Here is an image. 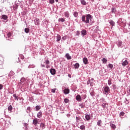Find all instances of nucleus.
I'll return each mask as SVG.
<instances>
[{
  "mask_svg": "<svg viewBox=\"0 0 130 130\" xmlns=\"http://www.w3.org/2000/svg\"><path fill=\"white\" fill-rule=\"evenodd\" d=\"M27 110H31V108L30 107H28L27 108Z\"/></svg>",
  "mask_w": 130,
  "mask_h": 130,
  "instance_id": "61",
  "label": "nucleus"
},
{
  "mask_svg": "<svg viewBox=\"0 0 130 130\" xmlns=\"http://www.w3.org/2000/svg\"><path fill=\"white\" fill-rule=\"evenodd\" d=\"M64 21H66V19H64V18H61L58 19V22H61L62 23L64 22Z\"/></svg>",
  "mask_w": 130,
  "mask_h": 130,
  "instance_id": "32",
  "label": "nucleus"
},
{
  "mask_svg": "<svg viewBox=\"0 0 130 130\" xmlns=\"http://www.w3.org/2000/svg\"><path fill=\"white\" fill-rule=\"evenodd\" d=\"M76 36H80V31L77 30L76 31Z\"/></svg>",
  "mask_w": 130,
  "mask_h": 130,
  "instance_id": "51",
  "label": "nucleus"
},
{
  "mask_svg": "<svg viewBox=\"0 0 130 130\" xmlns=\"http://www.w3.org/2000/svg\"><path fill=\"white\" fill-rule=\"evenodd\" d=\"M35 67V65H34V64H30L29 66H28V69H33Z\"/></svg>",
  "mask_w": 130,
  "mask_h": 130,
  "instance_id": "36",
  "label": "nucleus"
},
{
  "mask_svg": "<svg viewBox=\"0 0 130 130\" xmlns=\"http://www.w3.org/2000/svg\"><path fill=\"white\" fill-rule=\"evenodd\" d=\"M106 104H107V105H108V104H107V103H103L102 105V108H105V107H106Z\"/></svg>",
  "mask_w": 130,
  "mask_h": 130,
  "instance_id": "40",
  "label": "nucleus"
},
{
  "mask_svg": "<svg viewBox=\"0 0 130 130\" xmlns=\"http://www.w3.org/2000/svg\"><path fill=\"white\" fill-rule=\"evenodd\" d=\"M73 15L75 18H77L78 16H79V13L77 11H75L73 12Z\"/></svg>",
  "mask_w": 130,
  "mask_h": 130,
  "instance_id": "21",
  "label": "nucleus"
},
{
  "mask_svg": "<svg viewBox=\"0 0 130 130\" xmlns=\"http://www.w3.org/2000/svg\"><path fill=\"white\" fill-rule=\"evenodd\" d=\"M85 119H86V120H90V119H91V116H90V115L89 114H85Z\"/></svg>",
  "mask_w": 130,
  "mask_h": 130,
  "instance_id": "16",
  "label": "nucleus"
},
{
  "mask_svg": "<svg viewBox=\"0 0 130 130\" xmlns=\"http://www.w3.org/2000/svg\"><path fill=\"white\" fill-rule=\"evenodd\" d=\"M82 22L85 23V24H89L90 22H92V15L91 14H87L86 15H83L81 17Z\"/></svg>",
  "mask_w": 130,
  "mask_h": 130,
  "instance_id": "1",
  "label": "nucleus"
},
{
  "mask_svg": "<svg viewBox=\"0 0 130 130\" xmlns=\"http://www.w3.org/2000/svg\"><path fill=\"white\" fill-rule=\"evenodd\" d=\"M102 61L103 63H106V62H107V59H106V58H103L102 59Z\"/></svg>",
  "mask_w": 130,
  "mask_h": 130,
  "instance_id": "34",
  "label": "nucleus"
},
{
  "mask_svg": "<svg viewBox=\"0 0 130 130\" xmlns=\"http://www.w3.org/2000/svg\"><path fill=\"white\" fill-rule=\"evenodd\" d=\"M108 67L111 70H112L113 69V64H109Z\"/></svg>",
  "mask_w": 130,
  "mask_h": 130,
  "instance_id": "42",
  "label": "nucleus"
},
{
  "mask_svg": "<svg viewBox=\"0 0 130 130\" xmlns=\"http://www.w3.org/2000/svg\"><path fill=\"white\" fill-rule=\"evenodd\" d=\"M76 99L79 102H81V101H82V97L80 94H78L77 95H76Z\"/></svg>",
  "mask_w": 130,
  "mask_h": 130,
  "instance_id": "6",
  "label": "nucleus"
},
{
  "mask_svg": "<svg viewBox=\"0 0 130 130\" xmlns=\"http://www.w3.org/2000/svg\"><path fill=\"white\" fill-rule=\"evenodd\" d=\"M18 61H17V62H20V61H21L20 60V57H18Z\"/></svg>",
  "mask_w": 130,
  "mask_h": 130,
  "instance_id": "62",
  "label": "nucleus"
},
{
  "mask_svg": "<svg viewBox=\"0 0 130 130\" xmlns=\"http://www.w3.org/2000/svg\"><path fill=\"white\" fill-rule=\"evenodd\" d=\"M24 32L25 33H26L27 34H28V33H29V32H30V29H29V28H25L24 29Z\"/></svg>",
  "mask_w": 130,
  "mask_h": 130,
  "instance_id": "28",
  "label": "nucleus"
},
{
  "mask_svg": "<svg viewBox=\"0 0 130 130\" xmlns=\"http://www.w3.org/2000/svg\"><path fill=\"white\" fill-rule=\"evenodd\" d=\"M6 121L5 120H3V121H1L0 120V126L2 127V126H4V123H5Z\"/></svg>",
  "mask_w": 130,
  "mask_h": 130,
  "instance_id": "31",
  "label": "nucleus"
},
{
  "mask_svg": "<svg viewBox=\"0 0 130 130\" xmlns=\"http://www.w3.org/2000/svg\"><path fill=\"white\" fill-rule=\"evenodd\" d=\"M3 88H4L3 84H0V90H2Z\"/></svg>",
  "mask_w": 130,
  "mask_h": 130,
  "instance_id": "55",
  "label": "nucleus"
},
{
  "mask_svg": "<svg viewBox=\"0 0 130 130\" xmlns=\"http://www.w3.org/2000/svg\"><path fill=\"white\" fill-rule=\"evenodd\" d=\"M63 93L66 95H67V94H70V89L69 88H65L63 90Z\"/></svg>",
  "mask_w": 130,
  "mask_h": 130,
  "instance_id": "12",
  "label": "nucleus"
},
{
  "mask_svg": "<svg viewBox=\"0 0 130 130\" xmlns=\"http://www.w3.org/2000/svg\"><path fill=\"white\" fill-rule=\"evenodd\" d=\"M86 98H87V95H86V94H82V99H86Z\"/></svg>",
  "mask_w": 130,
  "mask_h": 130,
  "instance_id": "44",
  "label": "nucleus"
},
{
  "mask_svg": "<svg viewBox=\"0 0 130 130\" xmlns=\"http://www.w3.org/2000/svg\"><path fill=\"white\" fill-rule=\"evenodd\" d=\"M83 60L84 64H88V58L84 57L83 58Z\"/></svg>",
  "mask_w": 130,
  "mask_h": 130,
  "instance_id": "15",
  "label": "nucleus"
},
{
  "mask_svg": "<svg viewBox=\"0 0 130 130\" xmlns=\"http://www.w3.org/2000/svg\"><path fill=\"white\" fill-rule=\"evenodd\" d=\"M69 100L68 99L66 98L64 99V102L65 103H69Z\"/></svg>",
  "mask_w": 130,
  "mask_h": 130,
  "instance_id": "46",
  "label": "nucleus"
},
{
  "mask_svg": "<svg viewBox=\"0 0 130 130\" xmlns=\"http://www.w3.org/2000/svg\"><path fill=\"white\" fill-rule=\"evenodd\" d=\"M102 122V121H101V120H99L97 122V125H98V126H101Z\"/></svg>",
  "mask_w": 130,
  "mask_h": 130,
  "instance_id": "30",
  "label": "nucleus"
},
{
  "mask_svg": "<svg viewBox=\"0 0 130 130\" xmlns=\"http://www.w3.org/2000/svg\"><path fill=\"white\" fill-rule=\"evenodd\" d=\"M56 90V88H53L51 89V92H52V93H55Z\"/></svg>",
  "mask_w": 130,
  "mask_h": 130,
  "instance_id": "49",
  "label": "nucleus"
},
{
  "mask_svg": "<svg viewBox=\"0 0 130 130\" xmlns=\"http://www.w3.org/2000/svg\"><path fill=\"white\" fill-rule=\"evenodd\" d=\"M108 85H109V86H110V85H111L112 83H111V79H109L108 81Z\"/></svg>",
  "mask_w": 130,
  "mask_h": 130,
  "instance_id": "48",
  "label": "nucleus"
},
{
  "mask_svg": "<svg viewBox=\"0 0 130 130\" xmlns=\"http://www.w3.org/2000/svg\"><path fill=\"white\" fill-rule=\"evenodd\" d=\"M64 16L66 18H70V13H69V11H66L64 13Z\"/></svg>",
  "mask_w": 130,
  "mask_h": 130,
  "instance_id": "13",
  "label": "nucleus"
},
{
  "mask_svg": "<svg viewBox=\"0 0 130 130\" xmlns=\"http://www.w3.org/2000/svg\"><path fill=\"white\" fill-rule=\"evenodd\" d=\"M103 93L104 95H108V94L110 93V88L108 86H105L103 88Z\"/></svg>",
  "mask_w": 130,
  "mask_h": 130,
  "instance_id": "2",
  "label": "nucleus"
},
{
  "mask_svg": "<svg viewBox=\"0 0 130 130\" xmlns=\"http://www.w3.org/2000/svg\"><path fill=\"white\" fill-rule=\"evenodd\" d=\"M13 97H14L15 100H17V101H19V98L18 97V96H17L16 93L13 94Z\"/></svg>",
  "mask_w": 130,
  "mask_h": 130,
  "instance_id": "27",
  "label": "nucleus"
},
{
  "mask_svg": "<svg viewBox=\"0 0 130 130\" xmlns=\"http://www.w3.org/2000/svg\"><path fill=\"white\" fill-rule=\"evenodd\" d=\"M29 101L32 102V101H33V98L32 97L29 98Z\"/></svg>",
  "mask_w": 130,
  "mask_h": 130,
  "instance_id": "53",
  "label": "nucleus"
},
{
  "mask_svg": "<svg viewBox=\"0 0 130 130\" xmlns=\"http://www.w3.org/2000/svg\"><path fill=\"white\" fill-rule=\"evenodd\" d=\"M128 64V61L127 60H124V59H123L122 60V66L123 67H125V66H127Z\"/></svg>",
  "mask_w": 130,
  "mask_h": 130,
  "instance_id": "4",
  "label": "nucleus"
},
{
  "mask_svg": "<svg viewBox=\"0 0 130 130\" xmlns=\"http://www.w3.org/2000/svg\"><path fill=\"white\" fill-rule=\"evenodd\" d=\"M80 129H81V130H85V128H86V126H85V125H81L80 126Z\"/></svg>",
  "mask_w": 130,
  "mask_h": 130,
  "instance_id": "29",
  "label": "nucleus"
},
{
  "mask_svg": "<svg viewBox=\"0 0 130 130\" xmlns=\"http://www.w3.org/2000/svg\"><path fill=\"white\" fill-rule=\"evenodd\" d=\"M40 126L41 128H42V129H44V128H45V124L43 123H41L40 124Z\"/></svg>",
  "mask_w": 130,
  "mask_h": 130,
  "instance_id": "26",
  "label": "nucleus"
},
{
  "mask_svg": "<svg viewBox=\"0 0 130 130\" xmlns=\"http://www.w3.org/2000/svg\"><path fill=\"white\" fill-rule=\"evenodd\" d=\"M81 4L83 6H86V1H85V0H81Z\"/></svg>",
  "mask_w": 130,
  "mask_h": 130,
  "instance_id": "35",
  "label": "nucleus"
},
{
  "mask_svg": "<svg viewBox=\"0 0 130 130\" xmlns=\"http://www.w3.org/2000/svg\"><path fill=\"white\" fill-rule=\"evenodd\" d=\"M110 126L111 128H113V129H115V128H116V126L114 124L111 123Z\"/></svg>",
  "mask_w": 130,
  "mask_h": 130,
  "instance_id": "23",
  "label": "nucleus"
},
{
  "mask_svg": "<svg viewBox=\"0 0 130 130\" xmlns=\"http://www.w3.org/2000/svg\"><path fill=\"white\" fill-rule=\"evenodd\" d=\"M40 108H41V107H40V106H36V110H35V111H38L39 110H40Z\"/></svg>",
  "mask_w": 130,
  "mask_h": 130,
  "instance_id": "38",
  "label": "nucleus"
},
{
  "mask_svg": "<svg viewBox=\"0 0 130 130\" xmlns=\"http://www.w3.org/2000/svg\"><path fill=\"white\" fill-rule=\"evenodd\" d=\"M99 26H96V30H99Z\"/></svg>",
  "mask_w": 130,
  "mask_h": 130,
  "instance_id": "63",
  "label": "nucleus"
},
{
  "mask_svg": "<svg viewBox=\"0 0 130 130\" xmlns=\"http://www.w3.org/2000/svg\"><path fill=\"white\" fill-rule=\"evenodd\" d=\"M127 92L128 93H130V87H129L128 88V90H127Z\"/></svg>",
  "mask_w": 130,
  "mask_h": 130,
  "instance_id": "60",
  "label": "nucleus"
},
{
  "mask_svg": "<svg viewBox=\"0 0 130 130\" xmlns=\"http://www.w3.org/2000/svg\"><path fill=\"white\" fill-rule=\"evenodd\" d=\"M38 118H41L42 117V112L40 111L37 114Z\"/></svg>",
  "mask_w": 130,
  "mask_h": 130,
  "instance_id": "14",
  "label": "nucleus"
},
{
  "mask_svg": "<svg viewBox=\"0 0 130 130\" xmlns=\"http://www.w3.org/2000/svg\"><path fill=\"white\" fill-rule=\"evenodd\" d=\"M89 92L91 96H92V97L94 96V91H93L92 88H90Z\"/></svg>",
  "mask_w": 130,
  "mask_h": 130,
  "instance_id": "25",
  "label": "nucleus"
},
{
  "mask_svg": "<svg viewBox=\"0 0 130 130\" xmlns=\"http://www.w3.org/2000/svg\"><path fill=\"white\" fill-rule=\"evenodd\" d=\"M125 103H126V104H128V101L126 98H125Z\"/></svg>",
  "mask_w": 130,
  "mask_h": 130,
  "instance_id": "54",
  "label": "nucleus"
},
{
  "mask_svg": "<svg viewBox=\"0 0 130 130\" xmlns=\"http://www.w3.org/2000/svg\"><path fill=\"white\" fill-rule=\"evenodd\" d=\"M101 101H102L103 103L104 102V103H106V102H105V99H104V98H102V99H101Z\"/></svg>",
  "mask_w": 130,
  "mask_h": 130,
  "instance_id": "52",
  "label": "nucleus"
},
{
  "mask_svg": "<svg viewBox=\"0 0 130 130\" xmlns=\"http://www.w3.org/2000/svg\"><path fill=\"white\" fill-rule=\"evenodd\" d=\"M66 57L68 59V60H70V59H72V57L70 55V54L67 53L66 54Z\"/></svg>",
  "mask_w": 130,
  "mask_h": 130,
  "instance_id": "18",
  "label": "nucleus"
},
{
  "mask_svg": "<svg viewBox=\"0 0 130 130\" xmlns=\"http://www.w3.org/2000/svg\"><path fill=\"white\" fill-rule=\"evenodd\" d=\"M20 82L21 83H24V82H25V78H22L20 80Z\"/></svg>",
  "mask_w": 130,
  "mask_h": 130,
  "instance_id": "50",
  "label": "nucleus"
},
{
  "mask_svg": "<svg viewBox=\"0 0 130 130\" xmlns=\"http://www.w3.org/2000/svg\"><path fill=\"white\" fill-rule=\"evenodd\" d=\"M23 125L25 127V129H28V124L27 123H24Z\"/></svg>",
  "mask_w": 130,
  "mask_h": 130,
  "instance_id": "41",
  "label": "nucleus"
},
{
  "mask_svg": "<svg viewBox=\"0 0 130 130\" xmlns=\"http://www.w3.org/2000/svg\"><path fill=\"white\" fill-rule=\"evenodd\" d=\"M117 46H118L119 47L122 48V47H123V45L122 44V42L121 41H118L117 43Z\"/></svg>",
  "mask_w": 130,
  "mask_h": 130,
  "instance_id": "11",
  "label": "nucleus"
},
{
  "mask_svg": "<svg viewBox=\"0 0 130 130\" xmlns=\"http://www.w3.org/2000/svg\"><path fill=\"white\" fill-rule=\"evenodd\" d=\"M20 58H21V59H22V60L24 59V56L21 55Z\"/></svg>",
  "mask_w": 130,
  "mask_h": 130,
  "instance_id": "57",
  "label": "nucleus"
},
{
  "mask_svg": "<svg viewBox=\"0 0 130 130\" xmlns=\"http://www.w3.org/2000/svg\"><path fill=\"white\" fill-rule=\"evenodd\" d=\"M35 24L37 26H39L40 25V23H39V18H35Z\"/></svg>",
  "mask_w": 130,
  "mask_h": 130,
  "instance_id": "8",
  "label": "nucleus"
},
{
  "mask_svg": "<svg viewBox=\"0 0 130 130\" xmlns=\"http://www.w3.org/2000/svg\"><path fill=\"white\" fill-rule=\"evenodd\" d=\"M45 63H46V68L47 69H48L49 68H50V65H49V64L50 63V62H49V60H46Z\"/></svg>",
  "mask_w": 130,
  "mask_h": 130,
  "instance_id": "9",
  "label": "nucleus"
},
{
  "mask_svg": "<svg viewBox=\"0 0 130 130\" xmlns=\"http://www.w3.org/2000/svg\"><path fill=\"white\" fill-rule=\"evenodd\" d=\"M76 119L77 121H78V120H80V117H76Z\"/></svg>",
  "mask_w": 130,
  "mask_h": 130,
  "instance_id": "56",
  "label": "nucleus"
},
{
  "mask_svg": "<svg viewBox=\"0 0 130 130\" xmlns=\"http://www.w3.org/2000/svg\"><path fill=\"white\" fill-rule=\"evenodd\" d=\"M115 12H116V9L115 8H112L111 9V13L115 14Z\"/></svg>",
  "mask_w": 130,
  "mask_h": 130,
  "instance_id": "39",
  "label": "nucleus"
},
{
  "mask_svg": "<svg viewBox=\"0 0 130 130\" xmlns=\"http://www.w3.org/2000/svg\"><path fill=\"white\" fill-rule=\"evenodd\" d=\"M109 24L111 26H113L114 27L115 26V22H114L112 20L109 21Z\"/></svg>",
  "mask_w": 130,
  "mask_h": 130,
  "instance_id": "17",
  "label": "nucleus"
},
{
  "mask_svg": "<svg viewBox=\"0 0 130 130\" xmlns=\"http://www.w3.org/2000/svg\"><path fill=\"white\" fill-rule=\"evenodd\" d=\"M39 120H40V119L37 118L34 119V120L32 121L33 124H34V125H35L36 126V125H37V124L38 123V122L39 121Z\"/></svg>",
  "mask_w": 130,
  "mask_h": 130,
  "instance_id": "5",
  "label": "nucleus"
},
{
  "mask_svg": "<svg viewBox=\"0 0 130 130\" xmlns=\"http://www.w3.org/2000/svg\"><path fill=\"white\" fill-rule=\"evenodd\" d=\"M2 19H3V20H4V21H6L8 19V16L6 15H3L2 16Z\"/></svg>",
  "mask_w": 130,
  "mask_h": 130,
  "instance_id": "20",
  "label": "nucleus"
},
{
  "mask_svg": "<svg viewBox=\"0 0 130 130\" xmlns=\"http://www.w3.org/2000/svg\"><path fill=\"white\" fill-rule=\"evenodd\" d=\"M54 0H49V4H51V5H53V4H54Z\"/></svg>",
  "mask_w": 130,
  "mask_h": 130,
  "instance_id": "47",
  "label": "nucleus"
},
{
  "mask_svg": "<svg viewBox=\"0 0 130 130\" xmlns=\"http://www.w3.org/2000/svg\"><path fill=\"white\" fill-rule=\"evenodd\" d=\"M80 67V64H79V63H76L74 64V68L77 69H79V68Z\"/></svg>",
  "mask_w": 130,
  "mask_h": 130,
  "instance_id": "24",
  "label": "nucleus"
},
{
  "mask_svg": "<svg viewBox=\"0 0 130 130\" xmlns=\"http://www.w3.org/2000/svg\"><path fill=\"white\" fill-rule=\"evenodd\" d=\"M41 66L42 68H45V65L44 64H41Z\"/></svg>",
  "mask_w": 130,
  "mask_h": 130,
  "instance_id": "58",
  "label": "nucleus"
},
{
  "mask_svg": "<svg viewBox=\"0 0 130 130\" xmlns=\"http://www.w3.org/2000/svg\"><path fill=\"white\" fill-rule=\"evenodd\" d=\"M2 68H3V65L0 64V69H2Z\"/></svg>",
  "mask_w": 130,
  "mask_h": 130,
  "instance_id": "64",
  "label": "nucleus"
},
{
  "mask_svg": "<svg viewBox=\"0 0 130 130\" xmlns=\"http://www.w3.org/2000/svg\"><path fill=\"white\" fill-rule=\"evenodd\" d=\"M66 39V37H62V40H65Z\"/></svg>",
  "mask_w": 130,
  "mask_h": 130,
  "instance_id": "59",
  "label": "nucleus"
},
{
  "mask_svg": "<svg viewBox=\"0 0 130 130\" xmlns=\"http://www.w3.org/2000/svg\"><path fill=\"white\" fill-rule=\"evenodd\" d=\"M79 105L81 108H84V107H85V105L83 104H79Z\"/></svg>",
  "mask_w": 130,
  "mask_h": 130,
  "instance_id": "45",
  "label": "nucleus"
},
{
  "mask_svg": "<svg viewBox=\"0 0 130 130\" xmlns=\"http://www.w3.org/2000/svg\"><path fill=\"white\" fill-rule=\"evenodd\" d=\"M93 82H94V79L92 78L90 80H88L87 82V85H90V87L93 86Z\"/></svg>",
  "mask_w": 130,
  "mask_h": 130,
  "instance_id": "3",
  "label": "nucleus"
},
{
  "mask_svg": "<svg viewBox=\"0 0 130 130\" xmlns=\"http://www.w3.org/2000/svg\"><path fill=\"white\" fill-rule=\"evenodd\" d=\"M81 32L82 37H84L85 35H87V30L86 29H82Z\"/></svg>",
  "mask_w": 130,
  "mask_h": 130,
  "instance_id": "7",
  "label": "nucleus"
},
{
  "mask_svg": "<svg viewBox=\"0 0 130 130\" xmlns=\"http://www.w3.org/2000/svg\"><path fill=\"white\" fill-rule=\"evenodd\" d=\"M8 109L9 111H12V110H13V106H12V105H10L8 107Z\"/></svg>",
  "mask_w": 130,
  "mask_h": 130,
  "instance_id": "37",
  "label": "nucleus"
},
{
  "mask_svg": "<svg viewBox=\"0 0 130 130\" xmlns=\"http://www.w3.org/2000/svg\"><path fill=\"white\" fill-rule=\"evenodd\" d=\"M11 37H12V34L11 32H8L7 34L8 38H11Z\"/></svg>",
  "mask_w": 130,
  "mask_h": 130,
  "instance_id": "43",
  "label": "nucleus"
},
{
  "mask_svg": "<svg viewBox=\"0 0 130 130\" xmlns=\"http://www.w3.org/2000/svg\"><path fill=\"white\" fill-rule=\"evenodd\" d=\"M50 74H51L53 76H54V75H55L56 73V71L55 70V69H51L50 70Z\"/></svg>",
  "mask_w": 130,
  "mask_h": 130,
  "instance_id": "10",
  "label": "nucleus"
},
{
  "mask_svg": "<svg viewBox=\"0 0 130 130\" xmlns=\"http://www.w3.org/2000/svg\"><path fill=\"white\" fill-rule=\"evenodd\" d=\"M60 39H61V37L59 35H57L56 36V42H58V41H60Z\"/></svg>",
  "mask_w": 130,
  "mask_h": 130,
  "instance_id": "19",
  "label": "nucleus"
},
{
  "mask_svg": "<svg viewBox=\"0 0 130 130\" xmlns=\"http://www.w3.org/2000/svg\"><path fill=\"white\" fill-rule=\"evenodd\" d=\"M124 114H125V113L123 111L120 112L119 114L120 117H121V116H124Z\"/></svg>",
  "mask_w": 130,
  "mask_h": 130,
  "instance_id": "33",
  "label": "nucleus"
},
{
  "mask_svg": "<svg viewBox=\"0 0 130 130\" xmlns=\"http://www.w3.org/2000/svg\"><path fill=\"white\" fill-rule=\"evenodd\" d=\"M15 75V73L13 71H11L9 74V77L10 78H11V77H13Z\"/></svg>",
  "mask_w": 130,
  "mask_h": 130,
  "instance_id": "22",
  "label": "nucleus"
}]
</instances>
